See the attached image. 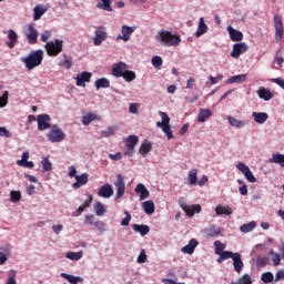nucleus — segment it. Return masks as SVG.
Here are the masks:
<instances>
[{
  "instance_id": "69168bd1",
  "label": "nucleus",
  "mask_w": 284,
  "mask_h": 284,
  "mask_svg": "<svg viewBox=\"0 0 284 284\" xmlns=\"http://www.w3.org/2000/svg\"><path fill=\"white\" fill-rule=\"evenodd\" d=\"M270 263V258L267 257H260L257 258V267H265Z\"/></svg>"
},
{
  "instance_id": "423d86ee",
  "label": "nucleus",
  "mask_w": 284,
  "mask_h": 284,
  "mask_svg": "<svg viewBox=\"0 0 284 284\" xmlns=\"http://www.w3.org/2000/svg\"><path fill=\"white\" fill-rule=\"evenodd\" d=\"M37 121H38V130L40 132L50 130V128H52V124L50 123L52 119L48 114H39L37 116Z\"/></svg>"
},
{
  "instance_id": "bf43d9fd",
  "label": "nucleus",
  "mask_w": 284,
  "mask_h": 284,
  "mask_svg": "<svg viewBox=\"0 0 284 284\" xmlns=\"http://www.w3.org/2000/svg\"><path fill=\"white\" fill-rule=\"evenodd\" d=\"M42 169L44 172H50V170H52V162H50L48 158L42 160Z\"/></svg>"
},
{
  "instance_id": "338daca9",
  "label": "nucleus",
  "mask_w": 284,
  "mask_h": 284,
  "mask_svg": "<svg viewBox=\"0 0 284 284\" xmlns=\"http://www.w3.org/2000/svg\"><path fill=\"white\" fill-rule=\"evenodd\" d=\"M148 261V255L145 254V250H142L140 252V255L138 256V263H145Z\"/></svg>"
},
{
  "instance_id": "603ef678",
  "label": "nucleus",
  "mask_w": 284,
  "mask_h": 284,
  "mask_svg": "<svg viewBox=\"0 0 284 284\" xmlns=\"http://www.w3.org/2000/svg\"><path fill=\"white\" fill-rule=\"evenodd\" d=\"M116 130H119L118 126H109L106 130L102 131V136H114Z\"/></svg>"
},
{
  "instance_id": "9b49d317",
  "label": "nucleus",
  "mask_w": 284,
  "mask_h": 284,
  "mask_svg": "<svg viewBox=\"0 0 284 284\" xmlns=\"http://www.w3.org/2000/svg\"><path fill=\"white\" fill-rule=\"evenodd\" d=\"M106 39L108 31L105 30V27H98L95 30V37L93 38V44L101 45Z\"/></svg>"
},
{
  "instance_id": "c03bdc74",
  "label": "nucleus",
  "mask_w": 284,
  "mask_h": 284,
  "mask_svg": "<svg viewBox=\"0 0 284 284\" xmlns=\"http://www.w3.org/2000/svg\"><path fill=\"white\" fill-rule=\"evenodd\" d=\"M67 257L70 261H81V258H83V252L79 251V252H69L67 253Z\"/></svg>"
},
{
  "instance_id": "a211bd4d",
  "label": "nucleus",
  "mask_w": 284,
  "mask_h": 284,
  "mask_svg": "<svg viewBox=\"0 0 284 284\" xmlns=\"http://www.w3.org/2000/svg\"><path fill=\"white\" fill-rule=\"evenodd\" d=\"M232 261H233L234 271L237 274H241V272H243V267H245V264L243 263V260L241 258L240 253H235V255L232 258Z\"/></svg>"
},
{
  "instance_id": "aec40b11",
  "label": "nucleus",
  "mask_w": 284,
  "mask_h": 284,
  "mask_svg": "<svg viewBox=\"0 0 284 284\" xmlns=\"http://www.w3.org/2000/svg\"><path fill=\"white\" fill-rule=\"evenodd\" d=\"M227 32L230 34L231 41H243V32L234 29L232 26L227 27Z\"/></svg>"
},
{
  "instance_id": "ea45409f",
  "label": "nucleus",
  "mask_w": 284,
  "mask_h": 284,
  "mask_svg": "<svg viewBox=\"0 0 284 284\" xmlns=\"http://www.w3.org/2000/svg\"><path fill=\"white\" fill-rule=\"evenodd\" d=\"M122 79H124V81H126V83H132V81H134V79H136V73L134 71L126 69L125 72L122 73Z\"/></svg>"
},
{
  "instance_id": "f257e3e1",
  "label": "nucleus",
  "mask_w": 284,
  "mask_h": 284,
  "mask_svg": "<svg viewBox=\"0 0 284 284\" xmlns=\"http://www.w3.org/2000/svg\"><path fill=\"white\" fill-rule=\"evenodd\" d=\"M21 61L24 63L27 70H34V68H39V65L43 63V50L38 49L36 51H31L30 54L22 58Z\"/></svg>"
},
{
  "instance_id": "1a4fd4ad",
  "label": "nucleus",
  "mask_w": 284,
  "mask_h": 284,
  "mask_svg": "<svg viewBox=\"0 0 284 284\" xmlns=\"http://www.w3.org/2000/svg\"><path fill=\"white\" fill-rule=\"evenodd\" d=\"M247 50H250V47H247V43L245 42L235 43L233 45V50L231 51V57L232 59H240L241 54H245Z\"/></svg>"
},
{
  "instance_id": "9d476101",
  "label": "nucleus",
  "mask_w": 284,
  "mask_h": 284,
  "mask_svg": "<svg viewBox=\"0 0 284 284\" xmlns=\"http://www.w3.org/2000/svg\"><path fill=\"white\" fill-rule=\"evenodd\" d=\"M114 185L116 187L115 199H122L123 194H125V180H124L123 175H121V174L116 175Z\"/></svg>"
},
{
  "instance_id": "f03ea898",
  "label": "nucleus",
  "mask_w": 284,
  "mask_h": 284,
  "mask_svg": "<svg viewBox=\"0 0 284 284\" xmlns=\"http://www.w3.org/2000/svg\"><path fill=\"white\" fill-rule=\"evenodd\" d=\"M159 43H164L165 45L176 47L181 43V36L172 34V32L166 30H161L155 37Z\"/></svg>"
},
{
  "instance_id": "79ce46f5",
  "label": "nucleus",
  "mask_w": 284,
  "mask_h": 284,
  "mask_svg": "<svg viewBox=\"0 0 284 284\" xmlns=\"http://www.w3.org/2000/svg\"><path fill=\"white\" fill-rule=\"evenodd\" d=\"M142 207H143L145 214H152L154 212V202L145 201L142 203Z\"/></svg>"
},
{
  "instance_id": "20e7f679",
  "label": "nucleus",
  "mask_w": 284,
  "mask_h": 284,
  "mask_svg": "<svg viewBox=\"0 0 284 284\" xmlns=\"http://www.w3.org/2000/svg\"><path fill=\"white\" fill-rule=\"evenodd\" d=\"M44 48L49 57H59L63 52V40L55 39L54 41H49Z\"/></svg>"
},
{
  "instance_id": "3c124183",
  "label": "nucleus",
  "mask_w": 284,
  "mask_h": 284,
  "mask_svg": "<svg viewBox=\"0 0 284 284\" xmlns=\"http://www.w3.org/2000/svg\"><path fill=\"white\" fill-rule=\"evenodd\" d=\"M8 276L7 284H17V271H9Z\"/></svg>"
},
{
  "instance_id": "473e14b6",
  "label": "nucleus",
  "mask_w": 284,
  "mask_h": 284,
  "mask_svg": "<svg viewBox=\"0 0 284 284\" xmlns=\"http://www.w3.org/2000/svg\"><path fill=\"white\" fill-rule=\"evenodd\" d=\"M270 163H275L276 165H280V168H284V154L275 153L270 159Z\"/></svg>"
},
{
  "instance_id": "6e6d98bb",
  "label": "nucleus",
  "mask_w": 284,
  "mask_h": 284,
  "mask_svg": "<svg viewBox=\"0 0 284 284\" xmlns=\"http://www.w3.org/2000/svg\"><path fill=\"white\" fill-rule=\"evenodd\" d=\"M152 65H154L155 68H161L163 65V58L159 57V55H154L151 60Z\"/></svg>"
},
{
  "instance_id": "5fc2aeb1",
  "label": "nucleus",
  "mask_w": 284,
  "mask_h": 284,
  "mask_svg": "<svg viewBox=\"0 0 284 284\" xmlns=\"http://www.w3.org/2000/svg\"><path fill=\"white\" fill-rule=\"evenodd\" d=\"M221 258H223L224 261H227V258H234V256H236V253L232 252V251H222L220 253Z\"/></svg>"
},
{
  "instance_id": "0e129e2a",
  "label": "nucleus",
  "mask_w": 284,
  "mask_h": 284,
  "mask_svg": "<svg viewBox=\"0 0 284 284\" xmlns=\"http://www.w3.org/2000/svg\"><path fill=\"white\" fill-rule=\"evenodd\" d=\"M94 227L99 230V232H105V222L103 221H97L93 223Z\"/></svg>"
},
{
  "instance_id": "e2e57ef3",
  "label": "nucleus",
  "mask_w": 284,
  "mask_h": 284,
  "mask_svg": "<svg viewBox=\"0 0 284 284\" xmlns=\"http://www.w3.org/2000/svg\"><path fill=\"white\" fill-rule=\"evenodd\" d=\"M271 254H273V265L278 267V265H281V254L274 252H271Z\"/></svg>"
},
{
  "instance_id": "774afa93",
  "label": "nucleus",
  "mask_w": 284,
  "mask_h": 284,
  "mask_svg": "<svg viewBox=\"0 0 284 284\" xmlns=\"http://www.w3.org/2000/svg\"><path fill=\"white\" fill-rule=\"evenodd\" d=\"M272 83H276V85H280L282 90H284V79L283 78H273Z\"/></svg>"
},
{
  "instance_id": "680f3d73",
  "label": "nucleus",
  "mask_w": 284,
  "mask_h": 284,
  "mask_svg": "<svg viewBox=\"0 0 284 284\" xmlns=\"http://www.w3.org/2000/svg\"><path fill=\"white\" fill-rule=\"evenodd\" d=\"M124 214H125V217L121 221V225L123 227L130 225V221H132V215H130V212L125 211Z\"/></svg>"
},
{
  "instance_id": "58836bf2",
  "label": "nucleus",
  "mask_w": 284,
  "mask_h": 284,
  "mask_svg": "<svg viewBox=\"0 0 284 284\" xmlns=\"http://www.w3.org/2000/svg\"><path fill=\"white\" fill-rule=\"evenodd\" d=\"M256 227V222L252 221L250 223H245L240 227V232L243 234H247L248 232H252Z\"/></svg>"
},
{
  "instance_id": "13d9d810",
  "label": "nucleus",
  "mask_w": 284,
  "mask_h": 284,
  "mask_svg": "<svg viewBox=\"0 0 284 284\" xmlns=\"http://www.w3.org/2000/svg\"><path fill=\"white\" fill-rule=\"evenodd\" d=\"M9 95H10V92L4 91L3 94L0 97V108H6V105H8Z\"/></svg>"
},
{
  "instance_id": "39448f33",
  "label": "nucleus",
  "mask_w": 284,
  "mask_h": 284,
  "mask_svg": "<svg viewBox=\"0 0 284 284\" xmlns=\"http://www.w3.org/2000/svg\"><path fill=\"white\" fill-rule=\"evenodd\" d=\"M47 139L51 143H61L65 140V133L59 128V125L53 124L51 130L47 133Z\"/></svg>"
},
{
  "instance_id": "6e6552de",
  "label": "nucleus",
  "mask_w": 284,
  "mask_h": 284,
  "mask_svg": "<svg viewBox=\"0 0 284 284\" xmlns=\"http://www.w3.org/2000/svg\"><path fill=\"white\" fill-rule=\"evenodd\" d=\"M274 28H275V41H281L283 39L284 29H283V19L281 16L275 14L274 16Z\"/></svg>"
},
{
  "instance_id": "2eb2a0df",
  "label": "nucleus",
  "mask_w": 284,
  "mask_h": 284,
  "mask_svg": "<svg viewBox=\"0 0 284 284\" xmlns=\"http://www.w3.org/2000/svg\"><path fill=\"white\" fill-rule=\"evenodd\" d=\"M121 32H122V34H119V36L116 37L118 41L128 42V40L130 39V37H132V33L134 32V28L128 27V26H122Z\"/></svg>"
},
{
  "instance_id": "f8f14e48",
  "label": "nucleus",
  "mask_w": 284,
  "mask_h": 284,
  "mask_svg": "<svg viewBox=\"0 0 284 284\" xmlns=\"http://www.w3.org/2000/svg\"><path fill=\"white\" fill-rule=\"evenodd\" d=\"M29 45H34L39 41V31L34 29V24H29L28 33L26 34Z\"/></svg>"
},
{
  "instance_id": "2f4dec72",
  "label": "nucleus",
  "mask_w": 284,
  "mask_h": 284,
  "mask_svg": "<svg viewBox=\"0 0 284 284\" xmlns=\"http://www.w3.org/2000/svg\"><path fill=\"white\" fill-rule=\"evenodd\" d=\"M92 121H99V115H97V113L90 112L81 119L83 125H88L89 123H92Z\"/></svg>"
},
{
  "instance_id": "a18cd8bd",
  "label": "nucleus",
  "mask_w": 284,
  "mask_h": 284,
  "mask_svg": "<svg viewBox=\"0 0 284 284\" xmlns=\"http://www.w3.org/2000/svg\"><path fill=\"white\" fill-rule=\"evenodd\" d=\"M97 216H103L105 214V206L101 202H97L93 206Z\"/></svg>"
},
{
  "instance_id": "b1692460",
  "label": "nucleus",
  "mask_w": 284,
  "mask_h": 284,
  "mask_svg": "<svg viewBox=\"0 0 284 284\" xmlns=\"http://www.w3.org/2000/svg\"><path fill=\"white\" fill-rule=\"evenodd\" d=\"M257 95L260 99H263V101H270L272 99H274V94L272 93V91L261 87L257 90Z\"/></svg>"
},
{
  "instance_id": "4c0bfd02",
  "label": "nucleus",
  "mask_w": 284,
  "mask_h": 284,
  "mask_svg": "<svg viewBox=\"0 0 284 284\" xmlns=\"http://www.w3.org/2000/svg\"><path fill=\"white\" fill-rule=\"evenodd\" d=\"M139 143V136L136 135H129L126 139H125V145L126 148H136Z\"/></svg>"
},
{
  "instance_id": "dca6fc26",
  "label": "nucleus",
  "mask_w": 284,
  "mask_h": 284,
  "mask_svg": "<svg viewBox=\"0 0 284 284\" xmlns=\"http://www.w3.org/2000/svg\"><path fill=\"white\" fill-rule=\"evenodd\" d=\"M88 173H82L81 175H75V182L72 184V187L74 190H79V187H83V185L88 184V179H89Z\"/></svg>"
},
{
  "instance_id": "f704fd0d",
  "label": "nucleus",
  "mask_w": 284,
  "mask_h": 284,
  "mask_svg": "<svg viewBox=\"0 0 284 284\" xmlns=\"http://www.w3.org/2000/svg\"><path fill=\"white\" fill-rule=\"evenodd\" d=\"M246 79V74L233 75L226 80V83H245Z\"/></svg>"
},
{
  "instance_id": "c9c22d12",
  "label": "nucleus",
  "mask_w": 284,
  "mask_h": 284,
  "mask_svg": "<svg viewBox=\"0 0 284 284\" xmlns=\"http://www.w3.org/2000/svg\"><path fill=\"white\" fill-rule=\"evenodd\" d=\"M205 32H207V24H205V20L203 18H200V23L197 31L195 32V37H202V34H205Z\"/></svg>"
},
{
  "instance_id": "a19ab883",
  "label": "nucleus",
  "mask_w": 284,
  "mask_h": 284,
  "mask_svg": "<svg viewBox=\"0 0 284 284\" xmlns=\"http://www.w3.org/2000/svg\"><path fill=\"white\" fill-rule=\"evenodd\" d=\"M151 150H152V143L145 141L141 144L139 152L142 156H145V154H148Z\"/></svg>"
},
{
  "instance_id": "7ed1b4c3",
  "label": "nucleus",
  "mask_w": 284,
  "mask_h": 284,
  "mask_svg": "<svg viewBox=\"0 0 284 284\" xmlns=\"http://www.w3.org/2000/svg\"><path fill=\"white\" fill-rule=\"evenodd\" d=\"M159 116H161L162 121L156 122V126L161 128L162 132L166 134L168 141L174 139V133H172V126H170V115L163 111H159Z\"/></svg>"
},
{
  "instance_id": "f3484780",
  "label": "nucleus",
  "mask_w": 284,
  "mask_h": 284,
  "mask_svg": "<svg viewBox=\"0 0 284 284\" xmlns=\"http://www.w3.org/2000/svg\"><path fill=\"white\" fill-rule=\"evenodd\" d=\"M114 194V190L112 189V185L104 184L99 191L98 196H101L102 199H110Z\"/></svg>"
},
{
  "instance_id": "4d7b16f0",
  "label": "nucleus",
  "mask_w": 284,
  "mask_h": 284,
  "mask_svg": "<svg viewBox=\"0 0 284 284\" xmlns=\"http://www.w3.org/2000/svg\"><path fill=\"white\" fill-rule=\"evenodd\" d=\"M220 234H221V229L216 226H211L207 230V236L214 237V236H219Z\"/></svg>"
},
{
  "instance_id": "ddd939ff",
  "label": "nucleus",
  "mask_w": 284,
  "mask_h": 284,
  "mask_svg": "<svg viewBox=\"0 0 284 284\" xmlns=\"http://www.w3.org/2000/svg\"><path fill=\"white\" fill-rule=\"evenodd\" d=\"M90 79H92V73L83 71L75 77V85L85 88V83H90Z\"/></svg>"
},
{
  "instance_id": "052dcab7",
  "label": "nucleus",
  "mask_w": 284,
  "mask_h": 284,
  "mask_svg": "<svg viewBox=\"0 0 284 284\" xmlns=\"http://www.w3.org/2000/svg\"><path fill=\"white\" fill-rule=\"evenodd\" d=\"M214 247H215V254H217V256H220L223 250H225V246L223 245V243H221V241H215Z\"/></svg>"
},
{
  "instance_id": "5701e85b",
  "label": "nucleus",
  "mask_w": 284,
  "mask_h": 284,
  "mask_svg": "<svg viewBox=\"0 0 284 284\" xmlns=\"http://www.w3.org/2000/svg\"><path fill=\"white\" fill-rule=\"evenodd\" d=\"M8 39L9 42H7V45L10 48V50H12V48L17 45V41H19V34H17L14 30L10 29L8 31Z\"/></svg>"
},
{
  "instance_id": "0eeeda50",
  "label": "nucleus",
  "mask_w": 284,
  "mask_h": 284,
  "mask_svg": "<svg viewBox=\"0 0 284 284\" xmlns=\"http://www.w3.org/2000/svg\"><path fill=\"white\" fill-rule=\"evenodd\" d=\"M236 169L242 172L248 183H256V178L254 176V173H252V170H250V166H247L245 163L239 162L236 164Z\"/></svg>"
},
{
  "instance_id": "37998d69",
  "label": "nucleus",
  "mask_w": 284,
  "mask_h": 284,
  "mask_svg": "<svg viewBox=\"0 0 284 284\" xmlns=\"http://www.w3.org/2000/svg\"><path fill=\"white\" fill-rule=\"evenodd\" d=\"M97 90H101V88H110V80L105 78H100L95 81Z\"/></svg>"
},
{
  "instance_id": "cd10ccee",
  "label": "nucleus",
  "mask_w": 284,
  "mask_h": 284,
  "mask_svg": "<svg viewBox=\"0 0 284 284\" xmlns=\"http://www.w3.org/2000/svg\"><path fill=\"white\" fill-rule=\"evenodd\" d=\"M227 121H229L231 128L241 129V128H245V125H247L246 121L237 120L234 116H227Z\"/></svg>"
},
{
  "instance_id": "6ab92c4d",
  "label": "nucleus",
  "mask_w": 284,
  "mask_h": 284,
  "mask_svg": "<svg viewBox=\"0 0 284 284\" xmlns=\"http://www.w3.org/2000/svg\"><path fill=\"white\" fill-rule=\"evenodd\" d=\"M182 210H184L186 216H194V214H199L201 213V205L200 204H195V205H191L187 206L186 204L182 205Z\"/></svg>"
},
{
  "instance_id": "4be33fe9",
  "label": "nucleus",
  "mask_w": 284,
  "mask_h": 284,
  "mask_svg": "<svg viewBox=\"0 0 284 284\" xmlns=\"http://www.w3.org/2000/svg\"><path fill=\"white\" fill-rule=\"evenodd\" d=\"M135 192L140 194V201H145V199H150V191H148L145 185L142 183H139L136 185Z\"/></svg>"
},
{
  "instance_id": "393cba45",
  "label": "nucleus",
  "mask_w": 284,
  "mask_h": 284,
  "mask_svg": "<svg viewBox=\"0 0 284 284\" xmlns=\"http://www.w3.org/2000/svg\"><path fill=\"white\" fill-rule=\"evenodd\" d=\"M252 116L255 121V123H260V125H263L267 119H270V115H267L266 112H253Z\"/></svg>"
},
{
  "instance_id": "09e8293b",
  "label": "nucleus",
  "mask_w": 284,
  "mask_h": 284,
  "mask_svg": "<svg viewBox=\"0 0 284 284\" xmlns=\"http://www.w3.org/2000/svg\"><path fill=\"white\" fill-rule=\"evenodd\" d=\"M261 281L265 284L272 283L274 281V274L272 272H265L262 274Z\"/></svg>"
},
{
  "instance_id": "e433bc0d",
  "label": "nucleus",
  "mask_w": 284,
  "mask_h": 284,
  "mask_svg": "<svg viewBox=\"0 0 284 284\" xmlns=\"http://www.w3.org/2000/svg\"><path fill=\"white\" fill-rule=\"evenodd\" d=\"M101 2L97 4V8L105 12H112V0H101Z\"/></svg>"
},
{
  "instance_id": "bb28decb",
  "label": "nucleus",
  "mask_w": 284,
  "mask_h": 284,
  "mask_svg": "<svg viewBox=\"0 0 284 284\" xmlns=\"http://www.w3.org/2000/svg\"><path fill=\"white\" fill-rule=\"evenodd\" d=\"M132 230L142 236H148V234H150V226L145 224H133Z\"/></svg>"
},
{
  "instance_id": "8fccbe9b",
  "label": "nucleus",
  "mask_w": 284,
  "mask_h": 284,
  "mask_svg": "<svg viewBox=\"0 0 284 284\" xmlns=\"http://www.w3.org/2000/svg\"><path fill=\"white\" fill-rule=\"evenodd\" d=\"M10 201L11 203H19L21 201V191H11Z\"/></svg>"
},
{
  "instance_id": "7c9ffc66",
  "label": "nucleus",
  "mask_w": 284,
  "mask_h": 284,
  "mask_svg": "<svg viewBox=\"0 0 284 284\" xmlns=\"http://www.w3.org/2000/svg\"><path fill=\"white\" fill-rule=\"evenodd\" d=\"M48 12V9L43 8L42 6L38 4L33 8V20L39 21L41 17H43V13Z\"/></svg>"
},
{
  "instance_id": "c756f323",
  "label": "nucleus",
  "mask_w": 284,
  "mask_h": 284,
  "mask_svg": "<svg viewBox=\"0 0 284 284\" xmlns=\"http://www.w3.org/2000/svg\"><path fill=\"white\" fill-rule=\"evenodd\" d=\"M232 207H230L229 205L223 206V205H217L215 207V214L217 216H223V214H225L226 216H230L232 214Z\"/></svg>"
},
{
  "instance_id": "4468645a",
  "label": "nucleus",
  "mask_w": 284,
  "mask_h": 284,
  "mask_svg": "<svg viewBox=\"0 0 284 284\" xmlns=\"http://www.w3.org/2000/svg\"><path fill=\"white\" fill-rule=\"evenodd\" d=\"M128 70V64L125 62H118L111 70L112 75L118 79L123 77L124 72Z\"/></svg>"
},
{
  "instance_id": "412c9836",
  "label": "nucleus",
  "mask_w": 284,
  "mask_h": 284,
  "mask_svg": "<svg viewBox=\"0 0 284 284\" xmlns=\"http://www.w3.org/2000/svg\"><path fill=\"white\" fill-rule=\"evenodd\" d=\"M199 247V241L196 239H192L189 241V244L182 247L183 254H194V250Z\"/></svg>"
},
{
  "instance_id": "c85d7f7f",
  "label": "nucleus",
  "mask_w": 284,
  "mask_h": 284,
  "mask_svg": "<svg viewBox=\"0 0 284 284\" xmlns=\"http://www.w3.org/2000/svg\"><path fill=\"white\" fill-rule=\"evenodd\" d=\"M60 276L61 278H65V281H68V283L70 284L83 283V277H80V276H74L67 273H61Z\"/></svg>"
},
{
  "instance_id": "864d4df0",
  "label": "nucleus",
  "mask_w": 284,
  "mask_h": 284,
  "mask_svg": "<svg viewBox=\"0 0 284 284\" xmlns=\"http://www.w3.org/2000/svg\"><path fill=\"white\" fill-rule=\"evenodd\" d=\"M51 37H52V31L45 30L43 33L40 34V40L42 41V43H48Z\"/></svg>"
},
{
  "instance_id": "de8ad7c7",
  "label": "nucleus",
  "mask_w": 284,
  "mask_h": 284,
  "mask_svg": "<svg viewBox=\"0 0 284 284\" xmlns=\"http://www.w3.org/2000/svg\"><path fill=\"white\" fill-rule=\"evenodd\" d=\"M64 61L60 62L61 68H64V70H70L72 68V57L63 55Z\"/></svg>"
},
{
  "instance_id": "a878e982",
  "label": "nucleus",
  "mask_w": 284,
  "mask_h": 284,
  "mask_svg": "<svg viewBox=\"0 0 284 284\" xmlns=\"http://www.w3.org/2000/svg\"><path fill=\"white\" fill-rule=\"evenodd\" d=\"M212 116V110L210 109H200V112L197 114V121L199 123H205L207 119Z\"/></svg>"
},
{
  "instance_id": "49530a36",
  "label": "nucleus",
  "mask_w": 284,
  "mask_h": 284,
  "mask_svg": "<svg viewBox=\"0 0 284 284\" xmlns=\"http://www.w3.org/2000/svg\"><path fill=\"white\" fill-rule=\"evenodd\" d=\"M231 284H252V277L250 274H244L236 282H231Z\"/></svg>"
},
{
  "instance_id": "72a5a7b5",
  "label": "nucleus",
  "mask_w": 284,
  "mask_h": 284,
  "mask_svg": "<svg viewBox=\"0 0 284 284\" xmlns=\"http://www.w3.org/2000/svg\"><path fill=\"white\" fill-rule=\"evenodd\" d=\"M199 171H196V169H192L189 172V176H187V181H189V185H196V183H199Z\"/></svg>"
}]
</instances>
